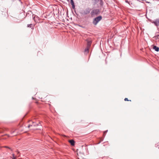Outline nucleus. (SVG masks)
<instances>
[{
	"instance_id": "obj_19",
	"label": "nucleus",
	"mask_w": 159,
	"mask_h": 159,
	"mask_svg": "<svg viewBox=\"0 0 159 159\" xmlns=\"http://www.w3.org/2000/svg\"><path fill=\"white\" fill-rule=\"evenodd\" d=\"M94 0V1H98V0Z\"/></svg>"
},
{
	"instance_id": "obj_1",
	"label": "nucleus",
	"mask_w": 159,
	"mask_h": 159,
	"mask_svg": "<svg viewBox=\"0 0 159 159\" xmlns=\"http://www.w3.org/2000/svg\"><path fill=\"white\" fill-rule=\"evenodd\" d=\"M100 13V11L98 9H94L91 12L90 14L92 17H94Z\"/></svg>"
},
{
	"instance_id": "obj_9",
	"label": "nucleus",
	"mask_w": 159,
	"mask_h": 159,
	"mask_svg": "<svg viewBox=\"0 0 159 159\" xmlns=\"http://www.w3.org/2000/svg\"><path fill=\"white\" fill-rule=\"evenodd\" d=\"M70 0V3L72 6V7L73 9H75V5L73 2V0Z\"/></svg>"
},
{
	"instance_id": "obj_10",
	"label": "nucleus",
	"mask_w": 159,
	"mask_h": 159,
	"mask_svg": "<svg viewBox=\"0 0 159 159\" xmlns=\"http://www.w3.org/2000/svg\"><path fill=\"white\" fill-rule=\"evenodd\" d=\"M33 123L32 125L34 126H37L38 125V124L34 123V122H33Z\"/></svg>"
},
{
	"instance_id": "obj_17",
	"label": "nucleus",
	"mask_w": 159,
	"mask_h": 159,
	"mask_svg": "<svg viewBox=\"0 0 159 159\" xmlns=\"http://www.w3.org/2000/svg\"><path fill=\"white\" fill-rule=\"evenodd\" d=\"M156 147H157V146H156ZM157 147H158V148H159V147H158V145H157Z\"/></svg>"
},
{
	"instance_id": "obj_3",
	"label": "nucleus",
	"mask_w": 159,
	"mask_h": 159,
	"mask_svg": "<svg viewBox=\"0 0 159 159\" xmlns=\"http://www.w3.org/2000/svg\"><path fill=\"white\" fill-rule=\"evenodd\" d=\"M91 9L89 8H86L85 10L81 11V13L83 15H86L89 14L90 12Z\"/></svg>"
},
{
	"instance_id": "obj_20",
	"label": "nucleus",
	"mask_w": 159,
	"mask_h": 159,
	"mask_svg": "<svg viewBox=\"0 0 159 159\" xmlns=\"http://www.w3.org/2000/svg\"><path fill=\"white\" fill-rule=\"evenodd\" d=\"M147 2L148 3H149V2Z\"/></svg>"
},
{
	"instance_id": "obj_21",
	"label": "nucleus",
	"mask_w": 159,
	"mask_h": 159,
	"mask_svg": "<svg viewBox=\"0 0 159 159\" xmlns=\"http://www.w3.org/2000/svg\"><path fill=\"white\" fill-rule=\"evenodd\" d=\"M5 147H6V148L7 147H6V146H5Z\"/></svg>"
},
{
	"instance_id": "obj_18",
	"label": "nucleus",
	"mask_w": 159,
	"mask_h": 159,
	"mask_svg": "<svg viewBox=\"0 0 159 159\" xmlns=\"http://www.w3.org/2000/svg\"><path fill=\"white\" fill-rule=\"evenodd\" d=\"M147 13H148V11H147V10L146 14H147Z\"/></svg>"
},
{
	"instance_id": "obj_5",
	"label": "nucleus",
	"mask_w": 159,
	"mask_h": 159,
	"mask_svg": "<svg viewBox=\"0 0 159 159\" xmlns=\"http://www.w3.org/2000/svg\"><path fill=\"white\" fill-rule=\"evenodd\" d=\"M154 23L156 26H159V18L156 19L155 21H154Z\"/></svg>"
},
{
	"instance_id": "obj_12",
	"label": "nucleus",
	"mask_w": 159,
	"mask_h": 159,
	"mask_svg": "<svg viewBox=\"0 0 159 159\" xmlns=\"http://www.w3.org/2000/svg\"><path fill=\"white\" fill-rule=\"evenodd\" d=\"M32 25V24H28V25H27V27H28L31 28V25Z\"/></svg>"
},
{
	"instance_id": "obj_4",
	"label": "nucleus",
	"mask_w": 159,
	"mask_h": 159,
	"mask_svg": "<svg viewBox=\"0 0 159 159\" xmlns=\"http://www.w3.org/2000/svg\"><path fill=\"white\" fill-rule=\"evenodd\" d=\"M87 47H89L90 48L92 43V41L91 40H87Z\"/></svg>"
},
{
	"instance_id": "obj_14",
	"label": "nucleus",
	"mask_w": 159,
	"mask_h": 159,
	"mask_svg": "<svg viewBox=\"0 0 159 159\" xmlns=\"http://www.w3.org/2000/svg\"><path fill=\"white\" fill-rule=\"evenodd\" d=\"M33 126V125H28V128H30V126Z\"/></svg>"
},
{
	"instance_id": "obj_11",
	"label": "nucleus",
	"mask_w": 159,
	"mask_h": 159,
	"mask_svg": "<svg viewBox=\"0 0 159 159\" xmlns=\"http://www.w3.org/2000/svg\"><path fill=\"white\" fill-rule=\"evenodd\" d=\"M16 157L15 156L14 154H13L12 159H16Z\"/></svg>"
},
{
	"instance_id": "obj_16",
	"label": "nucleus",
	"mask_w": 159,
	"mask_h": 159,
	"mask_svg": "<svg viewBox=\"0 0 159 159\" xmlns=\"http://www.w3.org/2000/svg\"><path fill=\"white\" fill-rule=\"evenodd\" d=\"M146 18H147V19H148V20H149V19L148 18V17H147V15H146Z\"/></svg>"
},
{
	"instance_id": "obj_13",
	"label": "nucleus",
	"mask_w": 159,
	"mask_h": 159,
	"mask_svg": "<svg viewBox=\"0 0 159 159\" xmlns=\"http://www.w3.org/2000/svg\"><path fill=\"white\" fill-rule=\"evenodd\" d=\"M124 100H125V101H129V100H128V98H125V99ZM130 101H131V100H130Z\"/></svg>"
},
{
	"instance_id": "obj_8",
	"label": "nucleus",
	"mask_w": 159,
	"mask_h": 159,
	"mask_svg": "<svg viewBox=\"0 0 159 159\" xmlns=\"http://www.w3.org/2000/svg\"><path fill=\"white\" fill-rule=\"evenodd\" d=\"M89 48L86 47L84 50V52L85 54H87L89 53Z\"/></svg>"
},
{
	"instance_id": "obj_6",
	"label": "nucleus",
	"mask_w": 159,
	"mask_h": 159,
	"mask_svg": "<svg viewBox=\"0 0 159 159\" xmlns=\"http://www.w3.org/2000/svg\"><path fill=\"white\" fill-rule=\"evenodd\" d=\"M153 48L157 52H158L159 51V48L156 46H154L153 47Z\"/></svg>"
},
{
	"instance_id": "obj_7",
	"label": "nucleus",
	"mask_w": 159,
	"mask_h": 159,
	"mask_svg": "<svg viewBox=\"0 0 159 159\" xmlns=\"http://www.w3.org/2000/svg\"><path fill=\"white\" fill-rule=\"evenodd\" d=\"M69 142L72 146H74L75 145V142L73 140H70L69 141Z\"/></svg>"
},
{
	"instance_id": "obj_2",
	"label": "nucleus",
	"mask_w": 159,
	"mask_h": 159,
	"mask_svg": "<svg viewBox=\"0 0 159 159\" xmlns=\"http://www.w3.org/2000/svg\"><path fill=\"white\" fill-rule=\"evenodd\" d=\"M102 19V16H99L94 18L93 19V25H96L98 24V23Z\"/></svg>"
},
{
	"instance_id": "obj_15",
	"label": "nucleus",
	"mask_w": 159,
	"mask_h": 159,
	"mask_svg": "<svg viewBox=\"0 0 159 159\" xmlns=\"http://www.w3.org/2000/svg\"><path fill=\"white\" fill-rule=\"evenodd\" d=\"M108 131V130H107L104 132V134H105V133H106Z\"/></svg>"
}]
</instances>
